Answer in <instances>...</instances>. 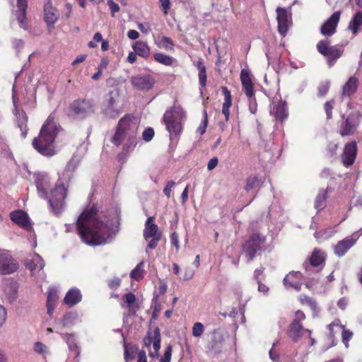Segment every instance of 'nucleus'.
Segmentation results:
<instances>
[{"label":"nucleus","mask_w":362,"mask_h":362,"mask_svg":"<svg viewBox=\"0 0 362 362\" xmlns=\"http://www.w3.org/2000/svg\"><path fill=\"white\" fill-rule=\"evenodd\" d=\"M119 224L115 215L107 216L99 214L95 206L83 211L76 221V230L82 241L89 245L110 243Z\"/></svg>","instance_id":"1"},{"label":"nucleus","mask_w":362,"mask_h":362,"mask_svg":"<svg viewBox=\"0 0 362 362\" xmlns=\"http://www.w3.org/2000/svg\"><path fill=\"white\" fill-rule=\"evenodd\" d=\"M59 131L54 114H51L42 125L39 136L33 141V146L40 154L52 156L56 153L54 141Z\"/></svg>","instance_id":"2"},{"label":"nucleus","mask_w":362,"mask_h":362,"mask_svg":"<svg viewBox=\"0 0 362 362\" xmlns=\"http://www.w3.org/2000/svg\"><path fill=\"white\" fill-rule=\"evenodd\" d=\"M138 127V120L136 117L130 115H125L119 121L112 142L116 146L124 143V151L132 150L136 144Z\"/></svg>","instance_id":"3"},{"label":"nucleus","mask_w":362,"mask_h":362,"mask_svg":"<svg viewBox=\"0 0 362 362\" xmlns=\"http://www.w3.org/2000/svg\"><path fill=\"white\" fill-rule=\"evenodd\" d=\"M186 115L180 105H174L167 110L163 115V122L170 134L172 141H177L182 130V123L185 122Z\"/></svg>","instance_id":"4"},{"label":"nucleus","mask_w":362,"mask_h":362,"mask_svg":"<svg viewBox=\"0 0 362 362\" xmlns=\"http://www.w3.org/2000/svg\"><path fill=\"white\" fill-rule=\"evenodd\" d=\"M96 110V104L90 98H78L73 100L68 107L67 115L76 119H84L93 115Z\"/></svg>","instance_id":"5"},{"label":"nucleus","mask_w":362,"mask_h":362,"mask_svg":"<svg viewBox=\"0 0 362 362\" xmlns=\"http://www.w3.org/2000/svg\"><path fill=\"white\" fill-rule=\"evenodd\" d=\"M101 112L110 119H115L122 112V104L118 90H112L108 93L103 103Z\"/></svg>","instance_id":"6"},{"label":"nucleus","mask_w":362,"mask_h":362,"mask_svg":"<svg viewBox=\"0 0 362 362\" xmlns=\"http://www.w3.org/2000/svg\"><path fill=\"white\" fill-rule=\"evenodd\" d=\"M66 197V188L64 183H57L55 187L50 192L47 199L52 211L58 214L64 206V200Z\"/></svg>","instance_id":"7"},{"label":"nucleus","mask_w":362,"mask_h":362,"mask_svg":"<svg viewBox=\"0 0 362 362\" xmlns=\"http://www.w3.org/2000/svg\"><path fill=\"white\" fill-rule=\"evenodd\" d=\"M264 242V237L259 233H254L250 236L243 245V253L248 262L252 260L257 253L262 250Z\"/></svg>","instance_id":"8"},{"label":"nucleus","mask_w":362,"mask_h":362,"mask_svg":"<svg viewBox=\"0 0 362 362\" xmlns=\"http://www.w3.org/2000/svg\"><path fill=\"white\" fill-rule=\"evenodd\" d=\"M361 234L362 228L359 230L352 233L350 236H348L344 239L339 241L333 247L334 253L337 257H343L346 253V252L356 244Z\"/></svg>","instance_id":"9"},{"label":"nucleus","mask_w":362,"mask_h":362,"mask_svg":"<svg viewBox=\"0 0 362 362\" xmlns=\"http://www.w3.org/2000/svg\"><path fill=\"white\" fill-rule=\"evenodd\" d=\"M317 51L328 58L329 65L334 64L336 59L342 54L344 49L336 46H329V42L325 40H320L317 45Z\"/></svg>","instance_id":"10"},{"label":"nucleus","mask_w":362,"mask_h":362,"mask_svg":"<svg viewBox=\"0 0 362 362\" xmlns=\"http://www.w3.org/2000/svg\"><path fill=\"white\" fill-rule=\"evenodd\" d=\"M18 268L17 262L8 252H0V274H10Z\"/></svg>","instance_id":"11"},{"label":"nucleus","mask_w":362,"mask_h":362,"mask_svg":"<svg viewBox=\"0 0 362 362\" xmlns=\"http://www.w3.org/2000/svg\"><path fill=\"white\" fill-rule=\"evenodd\" d=\"M341 12H334L321 26L320 33L324 36H331L336 32Z\"/></svg>","instance_id":"12"},{"label":"nucleus","mask_w":362,"mask_h":362,"mask_svg":"<svg viewBox=\"0 0 362 362\" xmlns=\"http://www.w3.org/2000/svg\"><path fill=\"white\" fill-rule=\"evenodd\" d=\"M213 338L209 343L206 353L210 356H215L220 354L223 349V338L216 331L213 332Z\"/></svg>","instance_id":"13"},{"label":"nucleus","mask_w":362,"mask_h":362,"mask_svg":"<svg viewBox=\"0 0 362 362\" xmlns=\"http://www.w3.org/2000/svg\"><path fill=\"white\" fill-rule=\"evenodd\" d=\"M357 147L355 141H351L345 145L341 157L343 164L348 167L351 165L356 159Z\"/></svg>","instance_id":"14"},{"label":"nucleus","mask_w":362,"mask_h":362,"mask_svg":"<svg viewBox=\"0 0 362 362\" xmlns=\"http://www.w3.org/2000/svg\"><path fill=\"white\" fill-rule=\"evenodd\" d=\"M131 81L134 87L144 90L151 89L155 83L153 78L149 75L133 76Z\"/></svg>","instance_id":"15"},{"label":"nucleus","mask_w":362,"mask_h":362,"mask_svg":"<svg viewBox=\"0 0 362 362\" xmlns=\"http://www.w3.org/2000/svg\"><path fill=\"white\" fill-rule=\"evenodd\" d=\"M278 30L282 36H285L288 28L289 14L285 8L278 7L276 8Z\"/></svg>","instance_id":"16"},{"label":"nucleus","mask_w":362,"mask_h":362,"mask_svg":"<svg viewBox=\"0 0 362 362\" xmlns=\"http://www.w3.org/2000/svg\"><path fill=\"white\" fill-rule=\"evenodd\" d=\"M25 265L33 275L35 272H39L43 269L45 262L40 255L33 254L25 259Z\"/></svg>","instance_id":"17"},{"label":"nucleus","mask_w":362,"mask_h":362,"mask_svg":"<svg viewBox=\"0 0 362 362\" xmlns=\"http://www.w3.org/2000/svg\"><path fill=\"white\" fill-rule=\"evenodd\" d=\"M44 18L48 26L53 25L59 18L57 9L52 6V0H45L44 5Z\"/></svg>","instance_id":"18"},{"label":"nucleus","mask_w":362,"mask_h":362,"mask_svg":"<svg viewBox=\"0 0 362 362\" xmlns=\"http://www.w3.org/2000/svg\"><path fill=\"white\" fill-rule=\"evenodd\" d=\"M35 184L39 195L42 198H47V188L49 184V178L47 174L38 173L35 175Z\"/></svg>","instance_id":"19"},{"label":"nucleus","mask_w":362,"mask_h":362,"mask_svg":"<svg viewBox=\"0 0 362 362\" xmlns=\"http://www.w3.org/2000/svg\"><path fill=\"white\" fill-rule=\"evenodd\" d=\"M358 83V78L355 76H351L342 86L341 98H350L354 95L357 91Z\"/></svg>","instance_id":"20"},{"label":"nucleus","mask_w":362,"mask_h":362,"mask_svg":"<svg viewBox=\"0 0 362 362\" xmlns=\"http://www.w3.org/2000/svg\"><path fill=\"white\" fill-rule=\"evenodd\" d=\"M11 219L17 225L23 228L29 229L30 228V221L28 214L22 211L18 210L11 213Z\"/></svg>","instance_id":"21"},{"label":"nucleus","mask_w":362,"mask_h":362,"mask_svg":"<svg viewBox=\"0 0 362 362\" xmlns=\"http://www.w3.org/2000/svg\"><path fill=\"white\" fill-rule=\"evenodd\" d=\"M240 79L243 89L249 99H252L254 96V86L250 76L249 72L243 69L240 73Z\"/></svg>","instance_id":"22"},{"label":"nucleus","mask_w":362,"mask_h":362,"mask_svg":"<svg viewBox=\"0 0 362 362\" xmlns=\"http://www.w3.org/2000/svg\"><path fill=\"white\" fill-rule=\"evenodd\" d=\"M270 113L276 119L281 122L284 121L288 115L286 103L281 100H279L277 104L274 105L271 109Z\"/></svg>","instance_id":"23"},{"label":"nucleus","mask_w":362,"mask_h":362,"mask_svg":"<svg viewBox=\"0 0 362 362\" xmlns=\"http://www.w3.org/2000/svg\"><path fill=\"white\" fill-rule=\"evenodd\" d=\"M18 10L16 11V16L21 28L26 29V10L28 0H17Z\"/></svg>","instance_id":"24"},{"label":"nucleus","mask_w":362,"mask_h":362,"mask_svg":"<svg viewBox=\"0 0 362 362\" xmlns=\"http://www.w3.org/2000/svg\"><path fill=\"white\" fill-rule=\"evenodd\" d=\"M356 122L353 115H349L341 124L339 134L342 136L353 134L356 128Z\"/></svg>","instance_id":"25"},{"label":"nucleus","mask_w":362,"mask_h":362,"mask_svg":"<svg viewBox=\"0 0 362 362\" xmlns=\"http://www.w3.org/2000/svg\"><path fill=\"white\" fill-rule=\"evenodd\" d=\"M330 334L332 335L334 332H341L342 341L345 344L346 347H348V342L351 339L353 333L346 330L343 326L340 325L338 322H334L328 325Z\"/></svg>","instance_id":"26"},{"label":"nucleus","mask_w":362,"mask_h":362,"mask_svg":"<svg viewBox=\"0 0 362 362\" xmlns=\"http://www.w3.org/2000/svg\"><path fill=\"white\" fill-rule=\"evenodd\" d=\"M81 159L79 156L76 155H74L70 160L68 162L65 170L62 174V177H61L62 181H69L73 175V173L78 165Z\"/></svg>","instance_id":"27"},{"label":"nucleus","mask_w":362,"mask_h":362,"mask_svg":"<svg viewBox=\"0 0 362 362\" xmlns=\"http://www.w3.org/2000/svg\"><path fill=\"white\" fill-rule=\"evenodd\" d=\"M153 220L154 217L150 216L147 218L145 223L144 238L146 240L153 237L160 236V233H158V227L153 223Z\"/></svg>","instance_id":"28"},{"label":"nucleus","mask_w":362,"mask_h":362,"mask_svg":"<svg viewBox=\"0 0 362 362\" xmlns=\"http://www.w3.org/2000/svg\"><path fill=\"white\" fill-rule=\"evenodd\" d=\"M324 261V254L319 250H314L310 258L309 263L305 262L304 264L306 272L308 273L313 268L320 266Z\"/></svg>","instance_id":"29"},{"label":"nucleus","mask_w":362,"mask_h":362,"mask_svg":"<svg viewBox=\"0 0 362 362\" xmlns=\"http://www.w3.org/2000/svg\"><path fill=\"white\" fill-rule=\"evenodd\" d=\"M82 295L79 289L73 288L69 290L64 298V303L69 307H72L81 302Z\"/></svg>","instance_id":"30"},{"label":"nucleus","mask_w":362,"mask_h":362,"mask_svg":"<svg viewBox=\"0 0 362 362\" xmlns=\"http://www.w3.org/2000/svg\"><path fill=\"white\" fill-rule=\"evenodd\" d=\"M304 332L310 334L311 331L304 329L301 323L296 322L291 323L288 336L293 341H297Z\"/></svg>","instance_id":"31"},{"label":"nucleus","mask_w":362,"mask_h":362,"mask_svg":"<svg viewBox=\"0 0 362 362\" xmlns=\"http://www.w3.org/2000/svg\"><path fill=\"white\" fill-rule=\"evenodd\" d=\"M300 276L299 272H290L288 275H286L284 279V286L287 288H293L296 291H300L301 287V284L296 281V279H298Z\"/></svg>","instance_id":"32"},{"label":"nucleus","mask_w":362,"mask_h":362,"mask_svg":"<svg viewBox=\"0 0 362 362\" xmlns=\"http://www.w3.org/2000/svg\"><path fill=\"white\" fill-rule=\"evenodd\" d=\"M221 90L224 95L222 113L225 116L226 121H228L230 116V107L232 105L231 95L230 90L225 86L221 87Z\"/></svg>","instance_id":"33"},{"label":"nucleus","mask_w":362,"mask_h":362,"mask_svg":"<svg viewBox=\"0 0 362 362\" xmlns=\"http://www.w3.org/2000/svg\"><path fill=\"white\" fill-rule=\"evenodd\" d=\"M76 318V315L69 312L64 314L61 319L56 320L55 322L58 328L62 329L73 325Z\"/></svg>","instance_id":"34"},{"label":"nucleus","mask_w":362,"mask_h":362,"mask_svg":"<svg viewBox=\"0 0 362 362\" xmlns=\"http://www.w3.org/2000/svg\"><path fill=\"white\" fill-rule=\"evenodd\" d=\"M196 66L199 71L198 77H199V83L201 86L200 90L204 88L206 85V69L204 64V61L202 58L199 59V60L196 63ZM202 93V90H201Z\"/></svg>","instance_id":"35"},{"label":"nucleus","mask_w":362,"mask_h":362,"mask_svg":"<svg viewBox=\"0 0 362 362\" xmlns=\"http://www.w3.org/2000/svg\"><path fill=\"white\" fill-rule=\"evenodd\" d=\"M58 299L57 291L54 288H49L47 294V314L51 316L55 308V303Z\"/></svg>","instance_id":"36"},{"label":"nucleus","mask_w":362,"mask_h":362,"mask_svg":"<svg viewBox=\"0 0 362 362\" xmlns=\"http://www.w3.org/2000/svg\"><path fill=\"white\" fill-rule=\"evenodd\" d=\"M132 48L136 54L143 58H148L150 56V48L148 45L143 41H137L133 45Z\"/></svg>","instance_id":"37"},{"label":"nucleus","mask_w":362,"mask_h":362,"mask_svg":"<svg viewBox=\"0 0 362 362\" xmlns=\"http://www.w3.org/2000/svg\"><path fill=\"white\" fill-rule=\"evenodd\" d=\"M153 351H149V356L155 358L159 355V350L160 349V334L158 327L154 329V340H153Z\"/></svg>","instance_id":"38"},{"label":"nucleus","mask_w":362,"mask_h":362,"mask_svg":"<svg viewBox=\"0 0 362 362\" xmlns=\"http://www.w3.org/2000/svg\"><path fill=\"white\" fill-rule=\"evenodd\" d=\"M361 25H362V11L355 13L349 24L348 30H351L354 35H356Z\"/></svg>","instance_id":"39"},{"label":"nucleus","mask_w":362,"mask_h":362,"mask_svg":"<svg viewBox=\"0 0 362 362\" xmlns=\"http://www.w3.org/2000/svg\"><path fill=\"white\" fill-rule=\"evenodd\" d=\"M62 338L66 342L69 350L71 351L75 352L76 356L79 355L78 348L75 342V339L73 334H62L61 333Z\"/></svg>","instance_id":"40"},{"label":"nucleus","mask_w":362,"mask_h":362,"mask_svg":"<svg viewBox=\"0 0 362 362\" xmlns=\"http://www.w3.org/2000/svg\"><path fill=\"white\" fill-rule=\"evenodd\" d=\"M144 262L142 261L139 262L136 267L131 272L130 276L136 281H140L144 278Z\"/></svg>","instance_id":"41"},{"label":"nucleus","mask_w":362,"mask_h":362,"mask_svg":"<svg viewBox=\"0 0 362 362\" xmlns=\"http://www.w3.org/2000/svg\"><path fill=\"white\" fill-rule=\"evenodd\" d=\"M27 117L24 112H21L17 117V124L21 131V136L25 138L27 135Z\"/></svg>","instance_id":"42"},{"label":"nucleus","mask_w":362,"mask_h":362,"mask_svg":"<svg viewBox=\"0 0 362 362\" xmlns=\"http://www.w3.org/2000/svg\"><path fill=\"white\" fill-rule=\"evenodd\" d=\"M154 59L162 64L165 66H171L174 59L169 55L163 53H156L153 54Z\"/></svg>","instance_id":"43"},{"label":"nucleus","mask_w":362,"mask_h":362,"mask_svg":"<svg viewBox=\"0 0 362 362\" xmlns=\"http://www.w3.org/2000/svg\"><path fill=\"white\" fill-rule=\"evenodd\" d=\"M260 186V180L256 176H251L247 178L245 189L247 192H250L256 188H259Z\"/></svg>","instance_id":"44"},{"label":"nucleus","mask_w":362,"mask_h":362,"mask_svg":"<svg viewBox=\"0 0 362 362\" xmlns=\"http://www.w3.org/2000/svg\"><path fill=\"white\" fill-rule=\"evenodd\" d=\"M326 206V193L324 191H321L317 194L315 202V207L318 211L322 210Z\"/></svg>","instance_id":"45"},{"label":"nucleus","mask_w":362,"mask_h":362,"mask_svg":"<svg viewBox=\"0 0 362 362\" xmlns=\"http://www.w3.org/2000/svg\"><path fill=\"white\" fill-rule=\"evenodd\" d=\"M299 300L302 304L308 305L313 310H317V303L311 298L305 295H301L299 296Z\"/></svg>","instance_id":"46"},{"label":"nucleus","mask_w":362,"mask_h":362,"mask_svg":"<svg viewBox=\"0 0 362 362\" xmlns=\"http://www.w3.org/2000/svg\"><path fill=\"white\" fill-rule=\"evenodd\" d=\"M330 87V82L329 81H322L317 88V95L319 97L325 96Z\"/></svg>","instance_id":"47"},{"label":"nucleus","mask_w":362,"mask_h":362,"mask_svg":"<svg viewBox=\"0 0 362 362\" xmlns=\"http://www.w3.org/2000/svg\"><path fill=\"white\" fill-rule=\"evenodd\" d=\"M204 327L201 322H196L192 327V335L194 337H200L204 333Z\"/></svg>","instance_id":"48"},{"label":"nucleus","mask_w":362,"mask_h":362,"mask_svg":"<svg viewBox=\"0 0 362 362\" xmlns=\"http://www.w3.org/2000/svg\"><path fill=\"white\" fill-rule=\"evenodd\" d=\"M160 45L166 49H173L174 43L173 40L168 37H162L160 40Z\"/></svg>","instance_id":"49"},{"label":"nucleus","mask_w":362,"mask_h":362,"mask_svg":"<svg viewBox=\"0 0 362 362\" xmlns=\"http://www.w3.org/2000/svg\"><path fill=\"white\" fill-rule=\"evenodd\" d=\"M286 362H304L302 356H298V352L296 351L292 354H288L286 356Z\"/></svg>","instance_id":"50"},{"label":"nucleus","mask_w":362,"mask_h":362,"mask_svg":"<svg viewBox=\"0 0 362 362\" xmlns=\"http://www.w3.org/2000/svg\"><path fill=\"white\" fill-rule=\"evenodd\" d=\"M125 303L129 310L132 309L133 304L136 302V296L132 293H128L125 295Z\"/></svg>","instance_id":"51"},{"label":"nucleus","mask_w":362,"mask_h":362,"mask_svg":"<svg viewBox=\"0 0 362 362\" xmlns=\"http://www.w3.org/2000/svg\"><path fill=\"white\" fill-rule=\"evenodd\" d=\"M154 136V131L152 128L146 129L142 134L143 139L146 141H150Z\"/></svg>","instance_id":"52"},{"label":"nucleus","mask_w":362,"mask_h":362,"mask_svg":"<svg viewBox=\"0 0 362 362\" xmlns=\"http://www.w3.org/2000/svg\"><path fill=\"white\" fill-rule=\"evenodd\" d=\"M172 356V347L171 346H168L165 349L164 355L160 359V362H170Z\"/></svg>","instance_id":"53"},{"label":"nucleus","mask_w":362,"mask_h":362,"mask_svg":"<svg viewBox=\"0 0 362 362\" xmlns=\"http://www.w3.org/2000/svg\"><path fill=\"white\" fill-rule=\"evenodd\" d=\"M334 100L327 101L325 103L324 107L326 112L327 118H332V110L333 109Z\"/></svg>","instance_id":"54"},{"label":"nucleus","mask_w":362,"mask_h":362,"mask_svg":"<svg viewBox=\"0 0 362 362\" xmlns=\"http://www.w3.org/2000/svg\"><path fill=\"white\" fill-rule=\"evenodd\" d=\"M47 346L41 342L37 341L34 345V350L35 352L40 354H44L47 353Z\"/></svg>","instance_id":"55"},{"label":"nucleus","mask_w":362,"mask_h":362,"mask_svg":"<svg viewBox=\"0 0 362 362\" xmlns=\"http://www.w3.org/2000/svg\"><path fill=\"white\" fill-rule=\"evenodd\" d=\"M107 3L111 10L112 16H114L115 13L119 11V5L113 0H107Z\"/></svg>","instance_id":"56"},{"label":"nucleus","mask_w":362,"mask_h":362,"mask_svg":"<svg viewBox=\"0 0 362 362\" xmlns=\"http://www.w3.org/2000/svg\"><path fill=\"white\" fill-rule=\"evenodd\" d=\"M154 340V332L153 334L148 332L147 336L144 339V346L148 349L150 348Z\"/></svg>","instance_id":"57"},{"label":"nucleus","mask_w":362,"mask_h":362,"mask_svg":"<svg viewBox=\"0 0 362 362\" xmlns=\"http://www.w3.org/2000/svg\"><path fill=\"white\" fill-rule=\"evenodd\" d=\"M159 3L164 14H167L168 13L169 9L170 8V0H159Z\"/></svg>","instance_id":"58"},{"label":"nucleus","mask_w":362,"mask_h":362,"mask_svg":"<svg viewBox=\"0 0 362 362\" xmlns=\"http://www.w3.org/2000/svg\"><path fill=\"white\" fill-rule=\"evenodd\" d=\"M305 319V315L304 313L301 310H297L295 313V317L293 320L292 322H298L301 323L302 321H303Z\"/></svg>","instance_id":"59"},{"label":"nucleus","mask_w":362,"mask_h":362,"mask_svg":"<svg viewBox=\"0 0 362 362\" xmlns=\"http://www.w3.org/2000/svg\"><path fill=\"white\" fill-rule=\"evenodd\" d=\"M175 185V182L174 181H170L164 188L163 193L168 198L170 197L171 189Z\"/></svg>","instance_id":"60"},{"label":"nucleus","mask_w":362,"mask_h":362,"mask_svg":"<svg viewBox=\"0 0 362 362\" xmlns=\"http://www.w3.org/2000/svg\"><path fill=\"white\" fill-rule=\"evenodd\" d=\"M204 115H205L204 119L203 120L202 124L197 129V132H199L201 135H202V134H204L205 133L206 129V126H207V124H208L207 117H206V112H204Z\"/></svg>","instance_id":"61"},{"label":"nucleus","mask_w":362,"mask_h":362,"mask_svg":"<svg viewBox=\"0 0 362 362\" xmlns=\"http://www.w3.org/2000/svg\"><path fill=\"white\" fill-rule=\"evenodd\" d=\"M160 238H161V235L151 238V240L148 243V247L151 250L155 249L157 247L158 243L159 240H160Z\"/></svg>","instance_id":"62"},{"label":"nucleus","mask_w":362,"mask_h":362,"mask_svg":"<svg viewBox=\"0 0 362 362\" xmlns=\"http://www.w3.org/2000/svg\"><path fill=\"white\" fill-rule=\"evenodd\" d=\"M120 283V279L115 278L112 280L108 281V286L111 289H116L119 286Z\"/></svg>","instance_id":"63"},{"label":"nucleus","mask_w":362,"mask_h":362,"mask_svg":"<svg viewBox=\"0 0 362 362\" xmlns=\"http://www.w3.org/2000/svg\"><path fill=\"white\" fill-rule=\"evenodd\" d=\"M218 159L216 157H214L209 160L207 164V169L209 170H214L218 165Z\"/></svg>","instance_id":"64"}]
</instances>
